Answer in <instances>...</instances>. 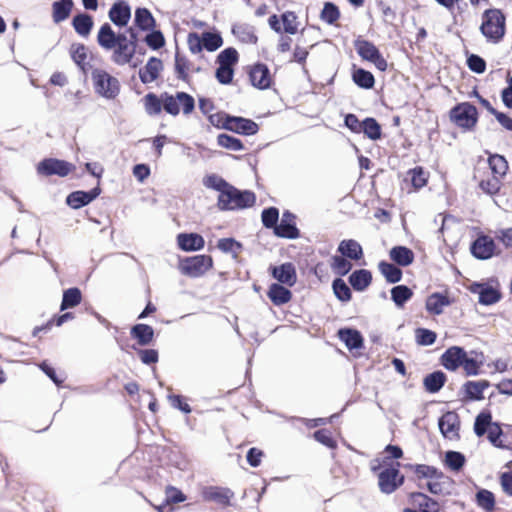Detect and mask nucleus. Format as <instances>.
Masks as SVG:
<instances>
[{"instance_id":"obj_1","label":"nucleus","mask_w":512,"mask_h":512,"mask_svg":"<svg viewBox=\"0 0 512 512\" xmlns=\"http://www.w3.org/2000/svg\"><path fill=\"white\" fill-rule=\"evenodd\" d=\"M480 32L488 42L499 43L505 36L506 17L497 8H490L483 12Z\"/></svg>"},{"instance_id":"obj_2","label":"nucleus","mask_w":512,"mask_h":512,"mask_svg":"<svg viewBox=\"0 0 512 512\" xmlns=\"http://www.w3.org/2000/svg\"><path fill=\"white\" fill-rule=\"evenodd\" d=\"M256 202V195L250 190H239L233 185L219 194L217 206L222 211L240 210L252 207Z\"/></svg>"},{"instance_id":"obj_3","label":"nucleus","mask_w":512,"mask_h":512,"mask_svg":"<svg viewBox=\"0 0 512 512\" xmlns=\"http://www.w3.org/2000/svg\"><path fill=\"white\" fill-rule=\"evenodd\" d=\"M97 94L106 99H115L120 93L119 80L102 69H94L91 74Z\"/></svg>"},{"instance_id":"obj_4","label":"nucleus","mask_w":512,"mask_h":512,"mask_svg":"<svg viewBox=\"0 0 512 512\" xmlns=\"http://www.w3.org/2000/svg\"><path fill=\"white\" fill-rule=\"evenodd\" d=\"M161 97L164 111L172 116H177L181 108L185 115L192 113L195 108L194 98L186 92H177L175 95L164 92Z\"/></svg>"},{"instance_id":"obj_5","label":"nucleus","mask_w":512,"mask_h":512,"mask_svg":"<svg viewBox=\"0 0 512 512\" xmlns=\"http://www.w3.org/2000/svg\"><path fill=\"white\" fill-rule=\"evenodd\" d=\"M450 120L459 128L472 130L478 121V111L469 102H462L450 110Z\"/></svg>"},{"instance_id":"obj_6","label":"nucleus","mask_w":512,"mask_h":512,"mask_svg":"<svg viewBox=\"0 0 512 512\" xmlns=\"http://www.w3.org/2000/svg\"><path fill=\"white\" fill-rule=\"evenodd\" d=\"M213 265L209 255H195L180 260L179 270L183 275L198 278L204 275Z\"/></svg>"},{"instance_id":"obj_7","label":"nucleus","mask_w":512,"mask_h":512,"mask_svg":"<svg viewBox=\"0 0 512 512\" xmlns=\"http://www.w3.org/2000/svg\"><path fill=\"white\" fill-rule=\"evenodd\" d=\"M75 166L65 160L57 158H45L37 164L36 171L41 176L57 175L59 177L67 176Z\"/></svg>"},{"instance_id":"obj_8","label":"nucleus","mask_w":512,"mask_h":512,"mask_svg":"<svg viewBox=\"0 0 512 512\" xmlns=\"http://www.w3.org/2000/svg\"><path fill=\"white\" fill-rule=\"evenodd\" d=\"M404 483V476L400 475L397 467H388L378 474V485L382 493L391 494Z\"/></svg>"},{"instance_id":"obj_9","label":"nucleus","mask_w":512,"mask_h":512,"mask_svg":"<svg viewBox=\"0 0 512 512\" xmlns=\"http://www.w3.org/2000/svg\"><path fill=\"white\" fill-rule=\"evenodd\" d=\"M111 60L119 66L131 64L132 60L137 53V48L128 42L126 33L120 37L117 45L112 49Z\"/></svg>"},{"instance_id":"obj_10","label":"nucleus","mask_w":512,"mask_h":512,"mask_svg":"<svg viewBox=\"0 0 512 512\" xmlns=\"http://www.w3.org/2000/svg\"><path fill=\"white\" fill-rule=\"evenodd\" d=\"M224 129L237 134L251 136L259 131V126L251 119L232 116L227 118Z\"/></svg>"},{"instance_id":"obj_11","label":"nucleus","mask_w":512,"mask_h":512,"mask_svg":"<svg viewBox=\"0 0 512 512\" xmlns=\"http://www.w3.org/2000/svg\"><path fill=\"white\" fill-rule=\"evenodd\" d=\"M495 242L487 235L478 236L470 246L471 254L479 260H487L494 256Z\"/></svg>"},{"instance_id":"obj_12","label":"nucleus","mask_w":512,"mask_h":512,"mask_svg":"<svg viewBox=\"0 0 512 512\" xmlns=\"http://www.w3.org/2000/svg\"><path fill=\"white\" fill-rule=\"evenodd\" d=\"M108 17L114 25L125 27L131 19V7L125 0H117L112 4Z\"/></svg>"},{"instance_id":"obj_13","label":"nucleus","mask_w":512,"mask_h":512,"mask_svg":"<svg viewBox=\"0 0 512 512\" xmlns=\"http://www.w3.org/2000/svg\"><path fill=\"white\" fill-rule=\"evenodd\" d=\"M295 215L290 211H284L280 223L275 227L274 234L281 238L296 239L299 237V229L296 226Z\"/></svg>"},{"instance_id":"obj_14","label":"nucleus","mask_w":512,"mask_h":512,"mask_svg":"<svg viewBox=\"0 0 512 512\" xmlns=\"http://www.w3.org/2000/svg\"><path fill=\"white\" fill-rule=\"evenodd\" d=\"M100 193L101 189L99 186L94 187L89 191H73L66 197V204L72 209H80L90 204L100 195Z\"/></svg>"},{"instance_id":"obj_15","label":"nucleus","mask_w":512,"mask_h":512,"mask_svg":"<svg viewBox=\"0 0 512 512\" xmlns=\"http://www.w3.org/2000/svg\"><path fill=\"white\" fill-rule=\"evenodd\" d=\"M469 290L479 295V303L482 305H493L501 299L498 289L480 282H473Z\"/></svg>"},{"instance_id":"obj_16","label":"nucleus","mask_w":512,"mask_h":512,"mask_svg":"<svg viewBox=\"0 0 512 512\" xmlns=\"http://www.w3.org/2000/svg\"><path fill=\"white\" fill-rule=\"evenodd\" d=\"M270 273L279 284L288 285L292 287L297 281L296 269L293 263L286 262L279 266H271Z\"/></svg>"},{"instance_id":"obj_17","label":"nucleus","mask_w":512,"mask_h":512,"mask_svg":"<svg viewBox=\"0 0 512 512\" xmlns=\"http://www.w3.org/2000/svg\"><path fill=\"white\" fill-rule=\"evenodd\" d=\"M466 351L463 347H449L440 357V364L449 371H456L461 367Z\"/></svg>"},{"instance_id":"obj_18","label":"nucleus","mask_w":512,"mask_h":512,"mask_svg":"<svg viewBox=\"0 0 512 512\" xmlns=\"http://www.w3.org/2000/svg\"><path fill=\"white\" fill-rule=\"evenodd\" d=\"M202 497L205 501L215 502L223 506H229L234 493L228 488L207 486L202 489Z\"/></svg>"},{"instance_id":"obj_19","label":"nucleus","mask_w":512,"mask_h":512,"mask_svg":"<svg viewBox=\"0 0 512 512\" xmlns=\"http://www.w3.org/2000/svg\"><path fill=\"white\" fill-rule=\"evenodd\" d=\"M438 426L445 438L453 439L458 437L460 427L458 414L453 411L446 412L439 418Z\"/></svg>"},{"instance_id":"obj_20","label":"nucleus","mask_w":512,"mask_h":512,"mask_svg":"<svg viewBox=\"0 0 512 512\" xmlns=\"http://www.w3.org/2000/svg\"><path fill=\"white\" fill-rule=\"evenodd\" d=\"M249 78L251 84L258 89H267L271 85L270 70L263 63H257L251 68Z\"/></svg>"},{"instance_id":"obj_21","label":"nucleus","mask_w":512,"mask_h":512,"mask_svg":"<svg viewBox=\"0 0 512 512\" xmlns=\"http://www.w3.org/2000/svg\"><path fill=\"white\" fill-rule=\"evenodd\" d=\"M124 33H116L109 23H104L97 34L98 45L105 50H112Z\"/></svg>"},{"instance_id":"obj_22","label":"nucleus","mask_w":512,"mask_h":512,"mask_svg":"<svg viewBox=\"0 0 512 512\" xmlns=\"http://www.w3.org/2000/svg\"><path fill=\"white\" fill-rule=\"evenodd\" d=\"M162 70V61L157 57H150L146 65L139 70V78L143 84L154 82Z\"/></svg>"},{"instance_id":"obj_23","label":"nucleus","mask_w":512,"mask_h":512,"mask_svg":"<svg viewBox=\"0 0 512 512\" xmlns=\"http://www.w3.org/2000/svg\"><path fill=\"white\" fill-rule=\"evenodd\" d=\"M177 244L183 251H198L205 245L204 238L198 233H180L177 235Z\"/></svg>"},{"instance_id":"obj_24","label":"nucleus","mask_w":512,"mask_h":512,"mask_svg":"<svg viewBox=\"0 0 512 512\" xmlns=\"http://www.w3.org/2000/svg\"><path fill=\"white\" fill-rule=\"evenodd\" d=\"M339 339L345 344L348 350L360 349L363 347L364 339L362 334L353 328H341L337 333Z\"/></svg>"},{"instance_id":"obj_25","label":"nucleus","mask_w":512,"mask_h":512,"mask_svg":"<svg viewBox=\"0 0 512 512\" xmlns=\"http://www.w3.org/2000/svg\"><path fill=\"white\" fill-rule=\"evenodd\" d=\"M484 364V356L482 353L471 351L470 355L465 353L463 363L461 367H463L466 375L468 376H476L480 373V368Z\"/></svg>"},{"instance_id":"obj_26","label":"nucleus","mask_w":512,"mask_h":512,"mask_svg":"<svg viewBox=\"0 0 512 512\" xmlns=\"http://www.w3.org/2000/svg\"><path fill=\"white\" fill-rule=\"evenodd\" d=\"M267 296L276 306L288 303L292 298V292L279 283H272L267 291Z\"/></svg>"},{"instance_id":"obj_27","label":"nucleus","mask_w":512,"mask_h":512,"mask_svg":"<svg viewBox=\"0 0 512 512\" xmlns=\"http://www.w3.org/2000/svg\"><path fill=\"white\" fill-rule=\"evenodd\" d=\"M337 251L344 257L351 260H360L363 257L362 246L354 239L342 240Z\"/></svg>"},{"instance_id":"obj_28","label":"nucleus","mask_w":512,"mask_h":512,"mask_svg":"<svg viewBox=\"0 0 512 512\" xmlns=\"http://www.w3.org/2000/svg\"><path fill=\"white\" fill-rule=\"evenodd\" d=\"M447 381L446 374L441 370H436L427 374L423 379V386L426 392L434 394L439 392Z\"/></svg>"},{"instance_id":"obj_29","label":"nucleus","mask_w":512,"mask_h":512,"mask_svg":"<svg viewBox=\"0 0 512 512\" xmlns=\"http://www.w3.org/2000/svg\"><path fill=\"white\" fill-rule=\"evenodd\" d=\"M413 505L417 506L420 512H439L440 505L433 498L422 492H413L410 494Z\"/></svg>"},{"instance_id":"obj_30","label":"nucleus","mask_w":512,"mask_h":512,"mask_svg":"<svg viewBox=\"0 0 512 512\" xmlns=\"http://www.w3.org/2000/svg\"><path fill=\"white\" fill-rule=\"evenodd\" d=\"M451 300L447 295L439 292L432 293L426 299V310L434 315H440L443 313L444 307L449 306Z\"/></svg>"},{"instance_id":"obj_31","label":"nucleus","mask_w":512,"mask_h":512,"mask_svg":"<svg viewBox=\"0 0 512 512\" xmlns=\"http://www.w3.org/2000/svg\"><path fill=\"white\" fill-rule=\"evenodd\" d=\"M134 24L141 31H149L156 27V20L149 9L138 7L134 13Z\"/></svg>"},{"instance_id":"obj_32","label":"nucleus","mask_w":512,"mask_h":512,"mask_svg":"<svg viewBox=\"0 0 512 512\" xmlns=\"http://www.w3.org/2000/svg\"><path fill=\"white\" fill-rule=\"evenodd\" d=\"M391 260L398 266L406 267L413 263L414 253L406 246H394L389 251Z\"/></svg>"},{"instance_id":"obj_33","label":"nucleus","mask_w":512,"mask_h":512,"mask_svg":"<svg viewBox=\"0 0 512 512\" xmlns=\"http://www.w3.org/2000/svg\"><path fill=\"white\" fill-rule=\"evenodd\" d=\"M131 337L141 346L149 345L154 338V329L148 324H135L130 330Z\"/></svg>"},{"instance_id":"obj_34","label":"nucleus","mask_w":512,"mask_h":512,"mask_svg":"<svg viewBox=\"0 0 512 512\" xmlns=\"http://www.w3.org/2000/svg\"><path fill=\"white\" fill-rule=\"evenodd\" d=\"M348 281L354 290L362 292L371 284L372 274L369 270L358 269L350 274Z\"/></svg>"},{"instance_id":"obj_35","label":"nucleus","mask_w":512,"mask_h":512,"mask_svg":"<svg viewBox=\"0 0 512 512\" xmlns=\"http://www.w3.org/2000/svg\"><path fill=\"white\" fill-rule=\"evenodd\" d=\"M418 479H429V480H440L444 479V474L442 471L438 470L434 466H429L425 464H415L408 466Z\"/></svg>"},{"instance_id":"obj_36","label":"nucleus","mask_w":512,"mask_h":512,"mask_svg":"<svg viewBox=\"0 0 512 512\" xmlns=\"http://www.w3.org/2000/svg\"><path fill=\"white\" fill-rule=\"evenodd\" d=\"M354 47L358 55L371 62L380 53L379 49L370 41L358 38L354 41Z\"/></svg>"},{"instance_id":"obj_37","label":"nucleus","mask_w":512,"mask_h":512,"mask_svg":"<svg viewBox=\"0 0 512 512\" xmlns=\"http://www.w3.org/2000/svg\"><path fill=\"white\" fill-rule=\"evenodd\" d=\"M489 386L490 382L487 380L467 381L464 384L465 396L470 400H482L483 391Z\"/></svg>"},{"instance_id":"obj_38","label":"nucleus","mask_w":512,"mask_h":512,"mask_svg":"<svg viewBox=\"0 0 512 512\" xmlns=\"http://www.w3.org/2000/svg\"><path fill=\"white\" fill-rule=\"evenodd\" d=\"M72 26L82 37H87L93 28V18L89 14L79 13L73 17Z\"/></svg>"},{"instance_id":"obj_39","label":"nucleus","mask_w":512,"mask_h":512,"mask_svg":"<svg viewBox=\"0 0 512 512\" xmlns=\"http://www.w3.org/2000/svg\"><path fill=\"white\" fill-rule=\"evenodd\" d=\"M73 8L72 0H58L52 4V17L55 23L66 20Z\"/></svg>"},{"instance_id":"obj_40","label":"nucleus","mask_w":512,"mask_h":512,"mask_svg":"<svg viewBox=\"0 0 512 512\" xmlns=\"http://www.w3.org/2000/svg\"><path fill=\"white\" fill-rule=\"evenodd\" d=\"M378 269L388 283H397L402 279V270L393 263L380 261Z\"/></svg>"},{"instance_id":"obj_41","label":"nucleus","mask_w":512,"mask_h":512,"mask_svg":"<svg viewBox=\"0 0 512 512\" xmlns=\"http://www.w3.org/2000/svg\"><path fill=\"white\" fill-rule=\"evenodd\" d=\"M82 293L77 287L68 288L63 291L62 302L60 310L64 311L70 308H74L81 303Z\"/></svg>"},{"instance_id":"obj_42","label":"nucleus","mask_w":512,"mask_h":512,"mask_svg":"<svg viewBox=\"0 0 512 512\" xmlns=\"http://www.w3.org/2000/svg\"><path fill=\"white\" fill-rule=\"evenodd\" d=\"M361 133H364L369 139L376 141L381 138L382 129L375 118L367 117L361 122Z\"/></svg>"},{"instance_id":"obj_43","label":"nucleus","mask_w":512,"mask_h":512,"mask_svg":"<svg viewBox=\"0 0 512 512\" xmlns=\"http://www.w3.org/2000/svg\"><path fill=\"white\" fill-rule=\"evenodd\" d=\"M391 299L395 305L402 308L413 297V291L406 285H397L391 289Z\"/></svg>"},{"instance_id":"obj_44","label":"nucleus","mask_w":512,"mask_h":512,"mask_svg":"<svg viewBox=\"0 0 512 512\" xmlns=\"http://www.w3.org/2000/svg\"><path fill=\"white\" fill-rule=\"evenodd\" d=\"M353 82L362 89H371L374 87L375 78L370 71L358 68L353 71Z\"/></svg>"},{"instance_id":"obj_45","label":"nucleus","mask_w":512,"mask_h":512,"mask_svg":"<svg viewBox=\"0 0 512 512\" xmlns=\"http://www.w3.org/2000/svg\"><path fill=\"white\" fill-rule=\"evenodd\" d=\"M232 33L242 43L256 44L257 36L253 32L252 27L245 24H237L232 27Z\"/></svg>"},{"instance_id":"obj_46","label":"nucleus","mask_w":512,"mask_h":512,"mask_svg":"<svg viewBox=\"0 0 512 512\" xmlns=\"http://www.w3.org/2000/svg\"><path fill=\"white\" fill-rule=\"evenodd\" d=\"M493 424L491 413L489 411H482L475 418L474 432L478 437H482Z\"/></svg>"},{"instance_id":"obj_47","label":"nucleus","mask_w":512,"mask_h":512,"mask_svg":"<svg viewBox=\"0 0 512 512\" xmlns=\"http://www.w3.org/2000/svg\"><path fill=\"white\" fill-rule=\"evenodd\" d=\"M70 56L73 62L84 72L86 73V63L87 52L86 47L83 44L75 43L70 47Z\"/></svg>"},{"instance_id":"obj_48","label":"nucleus","mask_w":512,"mask_h":512,"mask_svg":"<svg viewBox=\"0 0 512 512\" xmlns=\"http://www.w3.org/2000/svg\"><path fill=\"white\" fill-rule=\"evenodd\" d=\"M476 503L486 512H491L495 508V496L487 489H480L476 493Z\"/></svg>"},{"instance_id":"obj_49","label":"nucleus","mask_w":512,"mask_h":512,"mask_svg":"<svg viewBox=\"0 0 512 512\" xmlns=\"http://www.w3.org/2000/svg\"><path fill=\"white\" fill-rule=\"evenodd\" d=\"M238 60L239 54L237 50L233 47H228L218 54L216 62L218 65L234 68V66L238 63Z\"/></svg>"},{"instance_id":"obj_50","label":"nucleus","mask_w":512,"mask_h":512,"mask_svg":"<svg viewBox=\"0 0 512 512\" xmlns=\"http://www.w3.org/2000/svg\"><path fill=\"white\" fill-rule=\"evenodd\" d=\"M488 162L494 176L499 178L506 175L508 170V162L504 156L499 154L491 155L488 159Z\"/></svg>"},{"instance_id":"obj_51","label":"nucleus","mask_w":512,"mask_h":512,"mask_svg":"<svg viewBox=\"0 0 512 512\" xmlns=\"http://www.w3.org/2000/svg\"><path fill=\"white\" fill-rule=\"evenodd\" d=\"M217 144L231 151H241L244 149V145L239 138L226 133H221L217 136Z\"/></svg>"},{"instance_id":"obj_52","label":"nucleus","mask_w":512,"mask_h":512,"mask_svg":"<svg viewBox=\"0 0 512 512\" xmlns=\"http://www.w3.org/2000/svg\"><path fill=\"white\" fill-rule=\"evenodd\" d=\"M333 292L341 302H348L352 298V292L349 286L342 278H336L332 282Z\"/></svg>"},{"instance_id":"obj_53","label":"nucleus","mask_w":512,"mask_h":512,"mask_svg":"<svg viewBox=\"0 0 512 512\" xmlns=\"http://www.w3.org/2000/svg\"><path fill=\"white\" fill-rule=\"evenodd\" d=\"M203 184L207 188L218 191L219 194H223V192L226 191L229 188V186L231 185L224 178H222L216 174H210V175L206 176L203 179Z\"/></svg>"},{"instance_id":"obj_54","label":"nucleus","mask_w":512,"mask_h":512,"mask_svg":"<svg viewBox=\"0 0 512 512\" xmlns=\"http://www.w3.org/2000/svg\"><path fill=\"white\" fill-rule=\"evenodd\" d=\"M282 31L294 35L298 32L297 15L292 11H286L281 14Z\"/></svg>"},{"instance_id":"obj_55","label":"nucleus","mask_w":512,"mask_h":512,"mask_svg":"<svg viewBox=\"0 0 512 512\" xmlns=\"http://www.w3.org/2000/svg\"><path fill=\"white\" fill-rule=\"evenodd\" d=\"M145 109L149 115H157L163 109V97L148 93L145 97Z\"/></svg>"},{"instance_id":"obj_56","label":"nucleus","mask_w":512,"mask_h":512,"mask_svg":"<svg viewBox=\"0 0 512 512\" xmlns=\"http://www.w3.org/2000/svg\"><path fill=\"white\" fill-rule=\"evenodd\" d=\"M320 18L329 25L334 24L340 18L339 8L332 2H326L320 13Z\"/></svg>"},{"instance_id":"obj_57","label":"nucleus","mask_w":512,"mask_h":512,"mask_svg":"<svg viewBox=\"0 0 512 512\" xmlns=\"http://www.w3.org/2000/svg\"><path fill=\"white\" fill-rule=\"evenodd\" d=\"M261 220L264 227L273 229V232H275V227L279 221V210L276 207L265 208L261 213Z\"/></svg>"},{"instance_id":"obj_58","label":"nucleus","mask_w":512,"mask_h":512,"mask_svg":"<svg viewBox=\"0 0 512 512\" xmlns=\"http://www.w3.org/2000/svg\"><path fill=\"white\" fill-rule=\"evenodd\" d=\"M344 256H333L331 258V268L339 276L347 275L352 269V264Z\"/></svg>"},{"instance_id":"obj_59","label":"nucleus","mask_w":512,"mask_h":512,"mask_svg":"<svg viewBox=\"0 0 512 512\" xmlns=\"http://www.w3.org/2000/svg\"><path fill=\"white\" fill-rule=\"evenodd\" d=\"M465 456L458 451H447L445 454V464L453 471H459L465 464Z\"/></svg>"},{"instance_id":"obj_60","label":"nucleus","mask_w":512,"mask_h":512,"mask_svg":"<svg viewBox=\"0 0 512 512\" xmlns=\"http://www.w3.org/2000/svg\"><path fill=\"white\" fill-rule=\"evenodd\" d=\"M191 64L188 59L178 52L175 54V72L177 78L184 82L188 81V73L187 71L190 69Z\"/></svg>"},{"instance_id":"obj_61","label":"nucleus","mask_w":512,"mask_h":512,"mask_svg":"<svg viewBox=\"0 0 512 512\" xmlns=\"http://www.w3.org/2000/svg\"><path fill=\"white\" fill-rule=\"evenodd\" d=\"M204 49L213 52L220 48L223 44L222 37L218 32H203Z\"/></svg>"},{"instance_id":"obj_62","label":"nucleus","mask_w":512,"mask_h":512,"mask_svg":"<svg viewBox=\"0 0 512 512\" xmlns=\"http://www.w3.org/2000/svg\"><path fill=\"white\" fill-rule=\"evenodd\" d=\"M150 32L145 36V43L152 50H159L165 45V38L163 33L160 30L151 29Z\"/></svg>"},{"instance_id":"obj_63","label":"nucleus","mask_w":512,"mask_h":512,"mask_svg":"<svg viewBox=\"0 0 512 512\" xmlns=\"http://www.w3.org/2000/svg\"><path fill=\"white\" fill-rule=\"evenodd\" d=\"M415 337L418 345L430 346L435 343L437 335L430 329L417 328L415 331Z\"/></svg>"},{"instance_id":"obj_64","label":"nucleus","mask_w":512,"mask_h":512,"mask_svg":"<svg viewBox=\"0 0 512 512\" xmlns=\"http://www.w3.org/2000/svg\"><path fill=\"white\" fill-rule=\"evenodd\" d=\"M217 247L224 253H232L234 257L242 249V244L234 238H222L218 241Z\"/></svg>"}]
</instances>
